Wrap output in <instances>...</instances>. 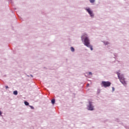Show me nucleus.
I'll return each instance as SVG.
<instances>
[{"mask_svg":"<svg viewBox=\"0 0 129 129\" xmlns=\"http://www.w3.org/2000/svg\"><path fill=\"white\" fill-rule=\"evenodd\" d=\"M89 110H93V106L91 104V102H89V106H88Z\"/></svg>","mask_w":129,"mask_h":129,"instance_id":"39448f33","label":"nucleus"},{"mask_svg":"<svg viewBox=\"0 0 129 129\" xmlns=\"http://www.w3.org/2000/svg\"><path fill=\"white\" fill-rule=\"evenodd\" d=\"M14 95H18V91H15L13 92Z\"/></svg>","mask_w":129,"mask_h":129,"instance_id":"423d86ee","label":"nucleus"},{"mask_svg":"<svg viewBox=\"0 0 129 129\" xmlns=\"http://www.w3.org/2000/svg\"><path fill=\"white\" fill-rule=\"evenodd\" d=\"M117 76L118 77V79H119L120 80V82L121 83H122V84H123V85H126V83L125 82V81L124 80V78H123V77L122 76H120V74L119 73H117Z\"/></svg>","mask_w":129,"mask_h":129,"instance_id":"7ed1b4c3","label":"nucleus"},{"mask_svg":"<svg viewBox=\"0 0 129 129\" xmlns=\"http://www.w3.org/2000/svg\"><path fill=\"white\" fill-rule=\"evenodd\" d=\"M83 38H85L84 45L87 47H89V45H90V42H89V39H88V37H87V35L84 34L83 36L81 37V39L82 40H83Z\"/></svg>","mask_w":129,"mask_h":129,"instance_id":"f257e3e1","label":"nucleus"},{"mask_svg":"<svg viewBox=\"0 0 129 129\" xmlns=\"http://www.w3.org/2000/svg\"><path fill=\"white\" fill-rule=\"evenodd\" d=\"M71 50L72 52H74V51H75V49H74V48L73 47H71Z\"/></svg>","mask_w":129,"mask_h":129,"instance_id":"6e6552de","label":"nucleus"},{"mask_svg":"<svg viewBox=\"0 0 129 129\" xmlns=\"http://www.w3.org/2000/svg\"><path fill=\"white\" fill-rule=\"evenodd\" d=\"M2 111H0V115H2Z\"/></svg>","mask_w":129,"mask_h":129,"instance_id":"dca6fc26","label":"nucleus"},{"mask_svg":"<svg viewBox=\"0 0 129 129\" xmlns=\"http://www.w3.org/2000/svg\"><path fill=\"white\" fill-rule=\"evenodd\" d=\"M111 85V83L108 81H102L101 83V86H103V87H105V88H106V87H109Z\"/></svg>","mask_w":129,"mask_h":129,"instance_id":"f03ea898","label":"nucleus"},{"mask_svg":"<svg viewBox=\"0 0 129 129\" xmlns=\"http://www.w3.org/2000/svg\"><path fill=\"white\" fill-rule=\"evenodd\" d=\"M86 11L88 12V14L91 16V17H94V15L93 14V12L90 10V9H87Z\"/></svg>","mask_w":129,"mask_h":129,"instance_id":"20e7f679","label":"nucleus"},{"mask_svg":"<svg viewBox=\"0 0 129 129\" xmlns=\"http://www.w3.org/2000/svg\"><path fill=\"white\" fill-rule=\"evenodd\" d=\"M90 3H91V4H93V3H94V2H95V0H89Z\"/></svg>","mask_w":129,"mask_h":129,"instance_id":"9d476101","label":"nucleus"},{"mask_svg":"<svg viewBox=\"0 0 129 129\" xmlns=\"http://www.w3.org/2000/svg\"><path fill=\"white\" fill-rule=\"evenodd\" d=\"M112 91H114V87L112 88Z\"/></svg>","mask_w":129,"mask_h":129,"instance_id":"4468645a","label":"nucleus"},{"mask_svg":"<svg viewBox=\"0 0 129 129\" xmlns=\"http://www.w3.org/2000/svg\"><path fill=\"white\" fill-rule=\"evenodd\" d=\"M24 104H25V105H29V102L27 101H25Z\"/></svg>","mask_w":129,"mask_h":129,"instance_id":"9b49d317","label":"nucleus"},{"mask_svg":"<svg viewBox=\"0 0 129 129\" xmlns=\"http://www.w3.org/2000/svg\"><path fill=\"white\" fill-rule=\"evenodd\" d=\"M51 103L52 104H54L55 103V99H53L52 100H51Z\"/></svg>","mask_w":129,"mask_h":129,"instance_id":"1a4fd4ad","label":"nucleus"},{"mask_svg":"<svg viewBox=\"0 0 129 129\" xmlns=\"http://www.w3.org/2000/svg\"><path fill=\"white\" fill-rule=\"evenodd\" d=\"M5 87H6V89H8V88H9V87L8 86H5Z\"/></svg>","mask_w":129,"mask_h":129,"instance_id":"2eb2a0df","label":"nucleus"},{"mask_svg":"<svg viewBox=\"0 0 129 129\" xmlns=\"http://www.w3.org/2000/svg\"><path fill=\"white\" fill-rule=\"evenodd\" d=\"M89 48H90V49L91 50V51H92V50H93V48H92V46H91L90 44L89 45V46H87Z\"/></svg>","mask_w":129,"mask_h":129,"instance_id":"0eeeda50","label":"nucleus"},{"mask_svg":"<svg viewBox=\"0 0 129 129\" xmlns=\"http://www.w3.org/2000/svg\"><path fill=\"white\" fill-rule=\"evenodd\" d=\"M87 87L89 86V84H88L87 85Z\"/></svg>","mask_w":129,"mask_h":129,"instance_id":"f3484780","label":"nucleus"},{"mask_svg":"<svg viewBox=\"0 0 129 129\" xmlns=\"http://www.w3.org/2000/svg\"><path fill=\"white\" fill-rule=\"evenodd\" d=\"M89 75H92V73H91V72H89Z\"/></svg>","mask_w":129,"mask_h":129,"instance_id":"ddd939ff","label":"nucleus"},{"mask_svg":"<svg viewBox=\"0 0 129 129\" xmlns=\"http://www.w3.org/2000/svg\"><path fill=\"white\" fill-rule=\"evenodd\" d=\"M30 108H31V109H34V107H33V106H29Z\"/></svg>","mask_w":129,"mask_h":129,"instance_id":"f8f14e48","label":"nucleus"}]
</instances>
